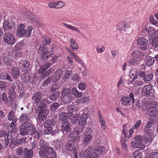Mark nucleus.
Segmentation results:
<instances>
[{
	"label": "nucleus",
	"mask_w": 158,
	"mask_h": 158,
	"mask_svg": "<svg viewBox=\"0 0 158 158\" xmlns=\"http://www.w3.org/2000/svg\"><path fill=\"white\" fill-rule=\"evenodd\" d=\"M39 152L40 156L44 158H57V155L53 148L48 146L44 140H41L39 143Z\"/></svg>",
	"instance_id": "obj_1"
},
{
	"label": "nucleus",
	"mask_w": 158,
	"mask_h": 158,
	"mask_svg": "<svg viewBox=\"0 0 158 158\" xmlns=\"http://www.w3.org/2000/svg\"><path fill=\"white\" fill-rule=\"evenodd\" d=\"M95 148V151L92 152L93 146H89L84 151L83 157L84 158H98L99 155H103L106 151V149L103 146H98Z\"/></svg>",
	"instance_id": "obj_2"
},
{
	"label": "nucleus",
	"mask_w": 158,
	"mask_h": 158,
	"mask_svg": "<svg viewBox=\"0 0 158 158\" xmlns=\"http://www.w3.org/2000/svg\"><path fill=\"white\" fill-rule=\"evenodd\" d=\"M16 152L19 156H22V158H31L33 154L32 149L27 148L23 149L22 147H18Z\"/></svg>",
	"instance_id": "obj_3"
},
{
	"label": "nucleus",
	"mask_w": 158,
	"mask_h": 158,
	"mask_svg": "<svg viewBox=\"0 0 158 158\" xmlns=\"http://www.w3.org/2000/svg\"><path fill=\"white\" fill-rule=\"evenodd\" d=\"M70 89L69 88H64L61 91L62 99L65 103H69L71 100L72 98Z\"/></svg>",
	"instance_id": "obj_4"
},
{
	"label": "nucleus",
	"mask_w": 158,
	"mask_h": 158,
	"mask_svg": "<svg viewBox=\"0 0 158 158\" xmlns=\"http://www.w3.org/2000/svg\"><path fill=\"white\" fill-rule=\"evenodd\" d=\"M131 101L133 103H134V95L132 93L130 94L129 96L122 97L121 98L120 100L121 104L124 106L131 105Z\"/></svg>",
	"instance_id": "obj_5"
},
{
	"label": "nucleus",
	"mask_w": 158,
	"mask_h": 158,
	"mask_svg": "<svg viewBox=\"0 0 158 158\" xmlns=\"http://www.w3.org/2000/svg\"><path fill=\"white\" fill-rule=\"evenodd\" d=\"M137 44L142 50H145L148 48V41L144 37H139L137 40Z\"/></svg>",
	"instance_id": "obj_6"
},
{
	"label": "nucleus",
	"mask_w": 158,
	"mask_h": 158,
	"mask_svg": "<svg viewBox=\"0 0 158 158\" xmlns=\"http://www.w3.org/2000/svg\"><path fill=\"white\" fill-rule=\"evenodd\" d=\"M5 42L10 45L14 44L15 42V37L11 33L9 32H6L5 33L3 38Z\"/></svg>",
	"instance_id": "obj_7"
},
{
	"label": "nucleus",
	"mask_w": 158,
	"mask_h": 158,
	"mask_svg": "<svg viewBox=\"0 0 158 158\" xmlns=\"http://www.w3.org/2000/svg\"><path fill=\"white\" fill-rule=\"evenodd\" d=\"M25 25L24 24H21L18 26L16 31V35L18 37H23L25 35L27 31L25 29Z\"/></svg>",
	"instance_id": "obj_8"
},
{
	"label": "nucleus",
	"mask_w": 158,
	"mask_h": 158,
	"mask_svg": "<svg viewBox=\"0 0 158 158\" xmlns=\"http://www.w3.org/2000/svg\"><path fill=\"white\" fill-rule=\"evenodd\" d=\"M60 130L64 134L70 132L71 129L69 126V122L66 121L63 123L61 125Z\"/></svg>",
	"instance_id": "obj_9"
},
{
	"label": "nucleus",
	"mask_w": 158,
	"mask_h": 158,
	"mask_svg": "<svg viewBox=\"0 0 158 158\" xmlns=\"http://www.w3.org/2000/svg\"><path fill=\"white\" fill-rule=\"evenodd\" d=\"M67 53L70 54V56L73 58V59L77 62L81 64L85 68V64L82 60L79 57L77 56L75 52H72L69 49H68Z\"/></svg>",
	"instance_id": "obj_10"
},
{
	"label": "nucleus",
	"mask_w": 158,
	"mask_h": 158,
	"mask_svg": "<svg viewBox=\"0 0 158 158\" xmlns=\"http://www.w3.org/2000/svg\"><path fill=\"white\" fill-rule=\"evenodd\" d=\"M42 95H45V94H43V92L41 93L40 91H37L34 94L32 99L35 102V103L37 105L38 104L41 100Z\"/></svg>",
	"instance_id": "obj_11"
},
{
	"label": "nucleus",
	"mask_w": 158,
	"mask_h": 158,
	"mask_svg": "<svg viewBox=\"0 0 158 158\" xmlns=\"http://www.w3.org/2000/svg\"><path fill=\"white\" fill-rule=\"evenodd\" d=\"M153 88V85L151 84L145 86L142 90L143 95L146 96L148 97L149 96L152 92Z\"/></svg>",
	"instance_id": "obj_12"
},
{
	"label": "nucleus",
	"mask_w": 158,
	"mask_h": 158,
	"mask_svg": "<svg viewBox=\"0 0 158 158\" xmlns=\"http://www.w3.org/2000/svg\"><path fill=\"white\" fill-rule=\"evenodd\" d=\"M50 103H51V102L48 101L47 98H42L39 103L40 105L39 108L41 109L48 110L47 107L49 105Z\"/></svg>",
	"instance_id": "obj_13"
},
{
	"label": "nucleus",
	"mask_w": 158,
	"mask_h": 158,
	"mask_svg": "<svg viewBox=\"0 0 158 158\" xmlns=\"http://www.w3.org/2000/svg\"><path fill=\"white\" fill-rule=\"evenodd\" d=\"M13 24L10 23L7 20H5L3 23V28L4 31L6 32H11L13 28Z\"/></svg>",
	"instance_id": "obj_14"
},
{
	"label": "nucleus",
	"mask_w": 158,
	"mask_h": 158,
	"mask_svg": "<svg viewBox=\"0 0 158 158\" xmlns=\"http://www.w3.org/2000/svg\"><path fill=\"white\" fill-rule=\"evenodd\" d=\"M48 110L40 109L39 110L38 119L40 121H43L47 118Z\"/></svg>",
	"instance_id": "obj_15"
},
{
	"label": "nucleus",
	"mask_w": 158,
	"mask_h": 158,
	"mask_svg": "<svg viewBox=\"0 0 158 158\" xmlns=\"http://www.w3.org/2000/svg\"><path fill=\"white\" fill-rule=\"evenodd\" d=\"M30 64L28 61L23 60L19 62L18 67L19 68L22 69H30Z\"/></svg>",
	"instance_id": "obj_16"
},
{
	"label": "nucleus",
	"mask_w": 158,
	"mask_h": 158,
	"mask_svg": "<svg viewBox=\"0 0 158 158\" xmlns=\"http://www.w3.org/2000/svg\"><path fill=\"white\" fill-rule=\"evenodd\" d=\"M15 86L12 85L10 86L9 90V98L11 101H13L15 98Z\"/></svg>",
	"instance_id": "obj_17"
},
{
	"label": "nucleus",
	"mask_w": 158,
	"mask_h": 158,
	"mask_svg": "<svg viewBox=\"0 0 158 158\" xmlns=\"http://www.w3.org/2000/svg\"><path fill=\"white\" fill-rule=\"evenodd\" d=\"M147 113L150 116V118L151 119H153L155 118L156 117V115L158 112L157 108H152L148 109Z\"/></svg>",
	"instance_id": "obj_18"
},
{
	"label": "nucleus",
	"mask_w": 158,
	"mask_h": 158,
	"mask_svg": "<svg viewBox=\"0 0 158 158\" xmlns=\"http://www.w3.org/2000/svg\"><path fill=\"white\" fill-rule=\"evenodd\" d=\"M27 126L24 124H22L19 127V134L20 135H25L28 134V131L27 129Z\"/></svg>",
	"instance_id": "obj_19"
},
{
	"label": "nucleus",
	"mask_w": 158,
	"mask_h": 158,
	"mask_svg": "<svg viewBox=\"0 0 158 158\" xmlns=\"http://www.w3.org/2000/svg\"><path fill=\"white\" fill-rule=\"evenodd\" d=\"M93 139V136L84 135V137L83 138V142L84 144L87 145L89 144L92 141Z\"/></svg>",
	"instance_id": "obj_20"
},
{
	"label": "nucleus",
	"mask_w": 158,
	"mask_h": 158,
	"mask_svg": "<svg viewBox=\"0 0 158 158\" xmlns=\"http://www.w3.org/2000/svg\"><path fill=\"white\" fill-rule=\"evenodd\" d=\"M39 70L38 71V73L40 74H42L40 77L41 78H43L44 77L52 73V71L51 70Z\"/></svg>",
	"instance_id": "obj_21"
},
{
	"label": "nucleus",
	"mask_w": 158,
	"mask_h": 158,
	"mask_svg": "<svg viewBox=\"0 0 158 158\" xmlns=\"http://www.w3.org/2000/svg\"><path fill=\"white\" fill-rule=\"evenodd\" d=\"M84 127V126H81L78 124L75 127L73 130V132L75 134L79 135L83 131Z\"/></svg>",
	"instance_id": "obj_22"
},
{
	"label": "nucleus",
	"mask_w": 158,
	"mask_h": 158,
	"mask_svg": "<svg viewBox=\"0 0 158 158\" xmlns=\"http://www.w3.org/2000/svg\"><path fill=\"white\" fill-rule=\"evenodd\" d=\"M88 115L86 113H83L79 122V124L81 126H84L86 123Z\"/></svg>",
	"instance_id": "obj_23"
},
{
	"label": "nucleus",
	"mask_w": 158,
	"mask_h": 158,
	"mask_svg": "<svg viewBox=\"0 0 158 158\" xmlns=\"http://www.w3.org/2000/svg\"><path fill=\"white\" fill-rule=\"evenodd\" d=\"M63 24L64 27L69 29L75 31L80 34L81 33V31L79 30V28L77 27L68 24L64 23H63Z\"/></svg>",
	"instance_id": "obj_24"
},
{
	"label": "nucleus",
	"mask_w": 158,
	"mask_h": 158,
	"mask_svg": "<svg viewBox=\"0 0 158 158\" xmlns=\"http://www.w3.org/2000/svg\"><path fill=\"white\" fill-rule=\"evenodd\" d=\"M56 123L54 119L47 120L44 124V127H52V126H55Z\"/></svg>",
	"instance_id": "obj_25"
},
{
	"label": "nucleus",
	"mask_w": 158,
	"mask_h": 158,
	"mask_svg": "<svg viewBox=\"0 0 158 158\" xmlns=\"http://www.w3.org/2000/svg\"><path fill=\"white\" fill-rule=\"evenodd\" d=\"M132 56L135 59H140L143 58V55L142 52L138 51H136L133 52L132 53Z\"/></svg>",
	"instance_id": "obj_26"
},
{
	"label": "nucleus",
	"mask_w": 158,
	"mask_h": 158,
	"mask_svg": "<svg viewBox=\"0 0 158 158\" xmlns=\"http://www.w3.org/2000/svg\"><path fill=\"white\" fill-rule=\"evenodd\" d=\"M70 47L73 51H77L78 48V46L76 43L75 40L71 38L70 40Z\"/></svg>",
	"instance_id": "obj_27"
},
{
	"label": "nucleus",
	"mask_w": 158,
	"mask_h": 158,
	"mask_svg": "<svg viewBox=\"0 0 158 158\" xmlns=\"http://www.w3.org/2000/svg\"><path fill=\"white\" fill-rule=\"evenodd\" d=\"M70 115L68 113L62 112L59 115V119L61 121H64L68 119L70 117Z\"/></svg>",
	"instance_id": "obj_28"
},
{
	"label": "nucleus",
	"mask_w": 158,
	"mask_h": 158,
	"mask_svg": "<svg viewBox=\"0 0 158 158\" xmlns=\"http://www.w3.org/2000/svg\"><path fill=\"white\" fill-rule=\"evenodd\" d=\"M154 62V58L151 56L148 57L145 60L146 65L147 67L152 66Z\"/></svg>",
	"instance_id": "obj_29"
},
{
	"label": "nucleus",
	"mask_w": 158,
	"mask_h": 158,
	"mask_svg": "<svg viewBox=\"0 0 158 158\" xmlns=\"http://www.w3.org/2000/svg\"><path fill=\"white\" fill-rule=\"evenodd\" d=\"M74 143L71 140L68 141L65 145L66 149L69 151H72L74 149Z\"/></svg>",
	"instance_id": "obj_30"
},
{
	"label": "nucleus",
	"mask_w": 158,
	"mask_h": 158,
	"mask_svg": "<svg viewBox=\"0 0 158 158\" xmlns=\"http://www.w3.org/2000/svg\"><path fill=\"white\" fill-rule=\"evenodd\" d=\"M67 111L69 114L73 115V113L74 112L77 110V107L73 105L68 106L67 107Z\"/></svg>",
	"instance_id": "obj_31"
},
{
	"label": "nucleus",
	"mask_w": 158,
	"mask_h": 158,
	"mask_svg": "<svg viewBox=\"0 0 158 158\" xmlns=\"http://www.w3.org/2000/svg\"><path fill=\"white\" fill-rule=\"evenodd\" d=\"M60 95V92L59 91H57L51 94L48 97L51 100L55 101L57 99Z\"/></svg>",
	"instance_id": "obj_32"
},
{
	"label": "nucleus",
	"mask_w": 158,
	"mask_h": 158,
	"mask_svg": "<svg viewBox=\"0 0 158 158\" xmlns=\"http://www.w3.org/2000/svg\"><path fill=\"white\" fill-rule=\"evenodd\" d=\"M22 15L25 16L27 18L32 22H34L37 18V16L32 14L29 15L27 12L23 11Z\"/></svg>",
	"instance_id": "obj_33"
},
{
	"label": "nucleus",
	"mask_w": 158,
	"mask_h": 158,
	"mask_svg": "<svg viewBox=\"0 0 158 158\" xmlns=\"http://www.w3.org/2000/svg\"><path fill=\"white\" fill-rule=\"evenodd\" d=\"M27 129L28 131V134L31 135H32L35 132H36V130L35 125L33 124L28 126Z\"/></svg>",
	"instance_id": "obj_34"
},
{
	"label": "nucleus",
	"mask_w": 158,
	"mask_h": 158,
	"mask_svg": "<svg viewBox=\"0 0 158 158\" xmlns=\"http://www.w3.org/2000/svg\"><path fill=\"white\" fill-rule=\"evenodd\" d=\"M81 117V115L79 114H76L73 116L71 118V121L72 123L73 124H76L78 122L79 119Z\"/></svg>",
	"instance_id": "obj_35"
},
{
	"label": "nucleus",
	"mask_w": 158,
	"mask_h": 158,
	"mask_svg": "<svg viewBox=\"0 0 158 158\" xmlns=\"http://www.w3.org/2000/svg\"><path fill=\"white\" fill-rule=\"evenodd\" d=\"M30 116L28 114H23L20 117L19 119L22 122L25 123L29 120Z\"/></svg>",
	"instance_id": "obj_36"
},
{
	"label": "nucleus",
	"mask_w": 158,
	"mask_h": 158,
	"mask_svg": "<svg viewBox=\"0 0 158 158\" xmlns=\"http://www.w3.org/2000/svg\"><path fill=\"white\" fill-rule=\"evenodd\" d=\"M69 137L71 138L72 142L73 143L76 142L79 140L80 136L79 135L76 134H70L69 135Z\"/></svg>",
	"instance_id": "obj_37"
},
{
	"label": "nucleus",
	"mask_w": 158,
	"mask_h": 158,
	"mask_svg": "<svg viewBox=\"0 0 158 158\" xmlns=\"http://www.w3.org/2000/svg\"><path fill=\"white\" fill-rule=\"evenodd\" d=\"M72 92L74 96L78 98L81 97L83 95L82 92H79L75 87L72 89Z\"/></svg>",
	"instance_id": "obj_38"
},
{
	"label": "nucleus",
	"mask_w": 158,
	"mask_h": 158,
	"mask_svg": "<svg viewBox=\"0 0 158 158\" xmlns=\"http://www.w3.org/2000/svg\"><path fill=\"white\" fill-rule=\"evenodd\" d=\"M149 42L150 44H152V47L154 48H156L158 47V36L155 37L154 39L151 40L150 39Z\"/></svg>",
	"instance_id": "obj_39"
},
{
	"label": "nucleus",
	"mask_w": 158,
	"mask_h": 158,
	"mask_svg": "<svg viewBox=\"0 0 158 158\" xmlns=\"http://www.w3.org/2000/svg\"><path fill=\"white\" fill-rule=\"evenodd\" d=\"M61 70H57L54 75L55 78L54 79V82H57L60 78L61 77Z\"/></svg>",
	"instance_id": "obj_40"
},
{
	"label": "nucleus",
	"mask_w": 158,
	"mask_h": 158,
	"mask_svg": "<svg viewBox=\"0 0 158 158\" xmlns=\"http://www.w3.org/2000/svg\"><path fill=\"white\" fill-rule=\"evenodd\" d=\"M50 105L49 106L50 110L52 112H53L56 110L58 107L59 104L57 102L53 103L51 102L50 103Z\"/></svg>",
	"instance_id": "obj_41"
},
{
	"label": "nucleus",
	"mask_w": 158,
	"mask_h": 158,
	"mask_svg": "<svg viewBox=\"0 0 158 158\" xmlns=\"http://www.w3.org/2000/svg\"><path fill=\"white\" fill-rule=\"evenodd\" d=\"M155 29L152 26H149L148 29V34L149 36L153 38L154 36Z\"/></svg>",
	"instance_id": "obj_42"
},
{
	"label": "nucleus",
	"mask_w": 158,
	"mask_h": 158,
	"mask_svg": "<svg viewBox=\"0 0 158 158\" xmlns=\"http://www.w3.org/2000/svg\"><path fill=\"white\" fill-rule=\"evenodd\" d=\"M2 101H3L5 103L8 102V99L5 93L3 92L2 94H0V102H1Z\"/></svg>",
	"instance_id": "obj_43"
},
{
	"label": "nucleus",
	"mask_w": 158,
	"mask_h": 158,
	"mask_svg": "<svg viewBox=\"0 0 158 158\" xmlns=\"http://www.w3.org/2000/svg\"><path fill=\"white\" fill-rule=\"evenodd\" d=\"M158 103L156 102H152L149 103L148 105V109H152V108H157V106Z\"/></svg>",
	"instance_id": "obj_44"
},
{
	"label": "nucleus",
	"mask_w": 158,
	"mask_h": 158,
	"mask_svg": "<svg viewBox=\"0 0 158 158\" xmlns=\"http://www.w3.org/2000/svg\"><path fill=\"white\" fill-rule=\"evenodd\" d=\"M87 84L85 82H81L78 84V88L81 90H84L86 89Z\"/></svg>",
	"instance_id": "obj_45"
},
{
	"label": "nucleus",
	"mask_w": 158,
	"mask_h": 158,
	"mask_svg": "<svg viewBox=\"0 0 158 158\" xmlns=\"http://www.w3.org/2000/svg\"><path fill=\"white\" fill-rule=\"evenodd\" d=\"M20 75L19 70H12V75L14 78H17Z\"/></svg>",
	"instance_id": "obj_46"
},
{
	"label": "nucleus",
	"mask_w": 158,
	"mask_h": 158,
	"mask_svg": "<svg viewBox=\"0 0 158 158\" xmlns=\"http://www.w3.org/2000/svg\"><path fill=\"white\" fill-rule=\"evenodd\" d=\"M117 27L118 30L123 31L125 29L126 26L124 22H120L117 24Z\"/></svg>",
	"instance_id": "obj_47"
},
{
	"label": "nucleus",
	"mask_w": 158,
	"mask_h": 158,
	"mask_svg": "<svg viewBox=\"0 0 158 158\" xmlns=\"http://www.w3.org/2000/svg\"><path fill=\"white\" fill-rule=\"evenodd\" d=\"M45 128L43 131V133L44 135L50 134L53 131L52 127H45Z\"/></svg>",
	"instance_id": "obj_48"
},
{
	"label": "nucleus",
	"mask_w": 158,
	"mask_h": 158,
	"mask_svg": "<svg viewBox=\"0 0 158 158\" xmlns=\"http://www.w3.org/2000/svg\"><path fill=\"white\" fill-rule=\"evenodd\" d=\"M90 99L88 97H85L83 98H81L79 100V102L80 103H87L89 102Z\"/></svg>",
	"instance_id": "obj_49"
},
{
	"label": "nucleus",
	"mask_w": 158,
	"mask_h": 158,
	"mask_svg": "<svg viewBox=\"0 0 158 158\" xmlns=\"http://www.w3.org/2000/svg\"><path fill=\"white\" fill-rule=\"evenodd\" d=\"M4 63L7 65H10L12 61L9 57H4L3 59Z\"/></svg>",
	"instance_id": "obj_50"
},
{
	"label": "nucleus",
	"mask_w": 158,
	"mask_h": 158,
	"mask_svg": "<svg viewBox=\"0 0 158 158\" xmlns=\"http://www.w3.org/2000/svg\"><path fill=\"white\" fill-rule=\"evenodd\" d=\"M52 80V78L51 77H48L47 80H45L41 85V88H44L46 86H47V85L51 82Z\"/></svg>",
	"instance_id": "obj_51"
},
{
	"label": "nucleus",
	"mask_w": 158,
	"mask_h": 158,
	"mask_svg": "<svg viewBox=\"0 0 158 158\" xmlns=\"http://www.w3.org/2000/svg\"><path fill=\"white\" fill-rule=\"evenodd\" d=\"M41 58L46 60L47 59L49 55L47 51H44L42 52V54L41 55Z\"/></svg>",
	"instance_id": "obj_52"
},
{
	"label": "nucleus",
	"mask_w": 158,
	"mask_h": 158,
	"mask_svg": "<svg viewBox=\"0 0 158 158\" xmlns=\"http://www.w3.org/2000/svg\"><path fill=\"white\" fill-rule=\"evenodd\" d=\"M134 139L135 141L137 142L140 144L143 142V137L141 135H137L134 138Z\"/></svg>",
	"instance_id": "obj_53"
},
{
	"label": "nucleus",
	"mask_w": 158,
	"mask_h": 158,
	"mask_svg": "<svg viewBox=\"0 0 158 158\" xmlns=\"http://www.w3.org/2000/svg\"><path fill=\"white\" fill-rule=\"evenodd\" d=\"M93 130L90 128L87 129L84 133V135L93 136Z\"/></svg>",
	"instance_id": "obj_54"
},
{
	"label": "nucleus",
	"mask_w": 158,
	"mask_h": 158,
	"mask_svg": "<svg viewBox=\"0 0 158 158\" xmlns=\"http://www.w3.org/2000/svg\"><path fill=\"white\" fill-rule=\"evenodd\" d=\"M72 78L73 80L75 81L76 82H77L81 80V77L76 73L73 74Z\"/></svg>",
	"instance_id": "obj_55"
},
{
	"label": "nucleus",
	"mask_w": 158,
	"mask_h": 158,
	"mask_svg": "<svg viewBox=\"0 0 158 158\" xmlns=\"http://www.w3.org/2000/svg\"><path fill=\"white\" fill-rule=\"evenodd\" d=\"M47 47L45 45H42L40 46L38 51L39 53H41V52L44 51H47Z\"/></svg>",
	"instance_id": "obj_56"
},
{
	"label": "nucleus",
	"mask_w": 158,
	"mask_h": 158,
	"mask_svg": "<svg viewBox=\"0 0 158 158\" xmlns=\"http://www.w3.org/2000/svg\"><path fill=\"white\" fill-rule=\"evenodd\" d=\"M153 75L152 74H149L147 75L143 78V80L145 82H147L148 81L151 80L152 78Z\"/></svg>",
	"instance_id": "obj_57"
},
{
	"label": "nucleus",
	"mask_w": 158,
	"mask_h": 158,
	"mask_svg": "<svg viewBox=\"0 0 158 158\" xmlns=\"http://www.w3.org/2000/svg\"><path fill=\"white\" fill-rule=\"evenodd\" d=\"M62 141L60 139H57L55 142V146L57 150L58 148H59L60 146V144L62 143Z\"/></svg>",
	"instance_id": "obj_58"
},
{
	"label": "nucleus",
	"mask_w": 158,
	"mask_h": 158,
	"mask_svg": "<svg viewBox=\"0 0 158 158\" xmlns=\"http://www.w3.org/2000/svg\"><path fill=\"white\" fill-rule=\"evenodd\" d=\"M8 119L11 121L13 120L14 118V114L13 111L11 110L7 115Z\"/></svg>",
	"instance_id": "obj_59"
},
{
	"label": "nucleus",
	"mask_w": 158,
	"mask_h": 158,
	"mask_svg": "<svg viewBox=\"0 0 158 158\" xmlns=\"http://www.w3.org/2000/svg\"><path fill=\"white\" fill-rule=\"evenodd\" d=\"M56 5L58 6L56 9H60L65 6V3L62 1H59L56 2Z\"/></svg>",
	"instance_id": "obj_60"
},
{
	"label": "nucleus",
	"mask_w": 158,
	"mask_h": 158,
	"mask_svg": "<svg viewBox=\"0 0 158 158\" xmlns=\"http://www.w3.org/2000/svg\"><path fill=\"white\" fill-rule=\"evenodd\" d=\"M154 120H151L147 123V124L145 126V128H150L154 124Z\"/></svg>",
	"instance_id": "obj_61"
},
{
	"label": "nucleus",
	"mask_w": 158,
	"mask_h": 158,
	"mask_svg": "<svg viewBox=\"0 0 158 158\" xmlns=\"http://www.w3.org/2000/svg\"><path fill=\"white\" fill-rule=\"evenodd\" d=\"M34 138L36 139H39L40 137V133L39 131H38L36 130V132H35L33 134L31 135Z\"/></svg>",
	"instance_id": "obj_62"
},
{
	"label": "nucleus",
	"mask_w": 158,
	"mask_h": 158,
	"mask_svg": "<svg viewBox=\"0 0 158 158\" xmlns=\"http://www.w3.org/2000/svg\"><path fill=\"white\" fill-rule=\"evenodd\" d=\"M48 6L51 8H56V2H51L48 4Z\"/></svg>",
	"instance_id": "obj_63"
},
{
	"label": "nucleus",
	"mask_w": 158,
	"mask_h": 158,
	"mask_svg": "<svg viewBox=\"0 0 158 158\" xmlns=\"http://www.w3.org/2000/svg\"><path fill=\"white\" fill-rule=\"evenodd\" d=\"M131 145L135 148H139L140 146V144L138 143L137 142L135 141H132L131 143Z\"/></svg>",
	"instance_id": "obj_64"
}]
</instances>
